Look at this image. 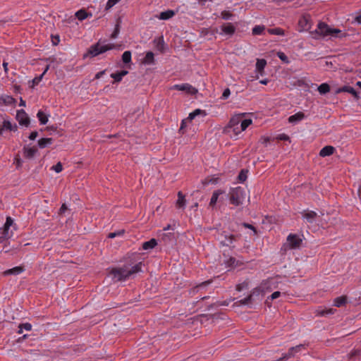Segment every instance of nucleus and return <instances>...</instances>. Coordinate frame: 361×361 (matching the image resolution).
<instances>
[{"mask_svg": "<svg viewBox=\"0 0 361 361\" xmlns=\"http://www.w3.org/2000/svg\"><path fill=\"white\" fill-rule=\"evenodd\" d=\"M243 116L244 114L233 116L224 128L223 133L228 135L231 138L237 140L239 135L252 123L250 118L243 120Z\"/></svg>", "mask_w": 361, "mask_h": 361, "instance_id": "f257e3e1", "label": "nucleus"}, {"mask_svg": "<svg viewBox=\"0 0 361 361\" xmlns=\"http://www.w3.org/2000/svg\"><path fill=\"white\" fill-rule=\"evenodd\" d=\"M142 264L139 262L133 266L124 264L122 267L112 268L109 276L114 282L125 281L133 275L142 271Z\"/></svg>", "mask_w": 361, "mask_h": 361, "instance_id": "f03ea898", "label": "nucleus"}, {"mask_svg": "<svg viewBox=\"0 0 361 361\" xmlns=\"http://www.w3.org/2000/svg\"><path fill=\"white\" fill-rule=\"evenodd\" d=\"M312 33L317 35L315 38L322 37L328 39H342L347 36V33L344 31L331 27L324 22H319L317 25L316 30Z\"/></svg>", "mask_w": 361, "mask_h": 361, "instance_id": "7ed1b4c3", "label": "nucleus"}, {"mask_svg": "<svg viewBox=\"0 0 361 361\" xmlns=\"http://www.w3.org/2000/svg\"><path fill=\"white\" fill-rule=\"evenodd\" d=\"M230 202L235 205L239 206L243 204L246 198V192L241 187L231 188L228 193Z\"/></svg>", "mask_w": 361, "mask_h": 361, "instance_id": "20e7f679", "label": "nucleus"}, {"mask_svg": "<svg viewBox=\"0 0 361 361\" xmlns=\"http://www.w3.org/2000/svg\"><path fill=\"white\" fill-rule=\"evenodd\" d=\"M115 47V45L114 44H103L101 43L100 41H99L95 44L92 45L89 50L88 54L92 56L95 57L101 54H103L106 52L108 50H111Z\"/></svg>", "mask_w": 361, "mask_h": 361, "instance_id": "39448f33", "label": "nucleus"}, {"mask_svg": "<svg viewBox=\"0 0 361 361\" xmlns=\"http://www.w3.org/2000/svg\"><path fill=\"white\" fill-rule=\"evenodd\" d=\"M286 240V245L290 250L298 249L302 243V240L300 235L293 233H290Z\"/></svg>", "mask_w": 361, "mask_h": 361, "instance_id": "423d86ee", "label": "nucleus"}, {"mask_svg": "<svg viewBox=\"0 0 361 361\" xmlns=\"http://www.w3.org/2000/svg\"><path fill=\"white\" fill-rule=\"evenodd\" d=\"M302 349H305V345L300 344L295 347H292L288 350L287 353H284L283 356L276 361H286L291 357H294L296 353L301 351Z\"/></svg>", "mask_w": 361, "mask_h": 361, "instance_id": "0eeeda50", "label": "nucleus"}, {"mask_svg": "<svg viewBox=\"0 0 361 361\" xmlns=\"http://www.w3.org/2000/svg\"><path fill=\"white\" fill-rule=\"evenodd\" d=\"M267 66V61L264 59H257L255 64V73L257 79L264 75V68Z\"/></svg>", "mask_w": 361, "mask_h": 361, "instance_id": "6e6552de", "label": "nucleus"}, {"mask_svg": "<svg viewBox=\"0 0 361 361\" xmlns=\"http://www.w3.org/2000/svg\"><path fill=\"white\" fill-rule=\"evenodd\" d=\"M173 90H176L178 91H184L188 92L191 94H195L197 93V90L196 88L192 87L191 85L188 83H183V84H176L174 85L172 87Z\"/></svg>", "mask_w": 361, "mask_h": 361, "instance_id": "1a4fd4ad", "label": "nucleus"}, {"mask_svg": "<svg viewBox=\"0 0 361 361\" xmlns=\"http://www.w3.org/2000/svg\"><path fill=\"white\" fill-rule=\"evenodd\" d=\"M302 218L306 221V223L313 224L316 223L317 214L314 211H304L302 213Z\"/></svg>", "mask_w": 361, "mask_h": 361, "instance_id": "9d476101", "label": "nucleus"}, {"mask_svg": "<svg viewBox=\"0 0 361 361\" xmlns=\"http://www.w3.org/2000/svg\"><path fill=\"white\" fill-rule=\"evenodd\" d=\"M221 32H220V35H228V36L231 37L235 33V27L232 23H224L221 26Z\"/></svg>", "mask_w": 361, "mask_h": 361, "instance_id": "9b49d317", "label": "nucleus"}, {"mask_svg": "<svg viewBox=\"0 0 361 361\" xmlns=\"http://www.w3.org/2000/svg\"><path fill=\"white\" fill-rule=\"evenodd\" d=\"M16 124H12L9 121H4L0 128V135L4 136L6 131H16Z\"/></svg>", "mask_w": 361, "mask_h": 361, "instance_id": "f8f14e48", "label": "nucleus"}, {"mask_svg": "<svg viewBox=\"0 0 361 361\" xmlns=\"http://www.w3.org/2000/svg\"><path fill=\"white\" fill-rule=\"evenodd\" d=\"M16 118L18 121L19 124L21 126H27L30 123V119L27 114L23 109L17 111Z\"/></svg>", "mask_w": 361, "mask_h": 361, "instance_id": "ddd939ff", "label": "nucleus"}, {"mask_svg": "<svg viewBox=\"0 0 361 361\" xmlns=\"http://www.w3.org/2000/svg\"><path fill=\"white\" fill-rule=\"evenodd\" d=\"M153 43L154 44L155 48L159 51H160L161 53H164L165 51L166 45H165L163 37L155 38L153 40Z\"/></svg>", "mask_w": 361, "mask_h": 361, "instance_id": "4468645a", "label": "nucleus"}, {"mask_svg": "<svg viewBox=\"0 0 361 361\" xmlns=\"http://www.w3.org/2000/svg\"><path fill=\"white\" fill-rule=\"evenodd\" d=\"M305 114L302 111H298V113L295 114L294 115H292L288 117V122L292 124H296L298 122L301 121L305 118Z\"/></svg>", "mask_w": 361, "mask_h": 361, "instance_id": "2eb2a0df", "label": "nucleus"}, {"mask_svg": "<svg viewBox=\"0 0 361 361\" xmlns=\"http://www.w3.org/2000/svg\"><path fill=\"white\" fill-rule=\"evenodd\" d=\"M24 271H25V268L23 266H18V267H13L12 269L6 270L4 272V276L18 275V274L23 273Z\"/></svg>", "mask_w": 361, "mask_h": 361, "instance_id": "dca6fc26", "label": "nucleus"}, {"mask_svg": "<svg viewBox=\"0 0 361 361\" xmlns=\"http://www.w3.org/2000/svg\"><path fill=\"white\" fill-rule=\"evenodd\" d=\"M128 73V71L123 70L117 73H113L110 75V76L114 80L113 83H118L122 80L123 78Z\"/></svg>", "mask_w": 361, "mask_h": 361, "instance_id": "f3484780", "label": "nucleus"}, {"mask_svg": "<svg viewBox=\"0 0 361 361\" xmlns=\"http://www.w3.org/2000/svg\"><path fill=\"white\" fill-rule=\"evenodd\" d=\"M336 149L334 147L331 145H327L324 147L319 152V156L322 157H325L327 156H330L334 153Z\"/></svg>", "mask_w": 361, "mask_h": 361, "instance_id": "a211bd4d", "label": "nucleus"}, {"mask_svg": "<svg viewBox=\"0 0 361 361\" xmlns=\"http://www.w3.org/2000/svg\"><path fill=\"white\" fill-rule=\"evenodd\" d=\"M225 193V191L223 190H214L212 193L210 202H209V206L214 207L215 204H216V202L219 199V197L221 195H223Z\"/></svg>", "mask_w": 361, "mask_h": 361, "instance_id": "6ab92c4d", "label": "nucleus"}, {"mask_svg": "<svg viewBox=\"0 0 361 361\" xmlns=\"http://www.w3.org/2000/svg\"><path fill=\"white\" fill-rule=\"evenodd\" d=\"M37 152V149L35 147H25L23 149L24 157L27 159H32Z\"/></svg>", "mask_w": 361, "mask_h": 361, "instance_id": "aec40b11", "label": "nucleus"}, {"mask_svg": "<svg viewBox=\"0 0 361 361\" xmlns=\"http://www.w3.org/2000/svg\"><path fill=\"white\" fill-rule=\"evenodd\" d=\"M175 15V12L172 10H167L166 11L161 12L160 14L157 16L160 20H169Z\"/></svg>", "mask_w": 361, "mask_h": 361, "instance_id": "412c9836", "label": "nucleus"}, {"mask_svg": "<svg viewBox=\"0 0 361 361\" xmlns=\"http://www.w3.org/2000/svg\"><path fill=\"white\" fill-rule=\"evenodd\" d=\"M157 245V240L154 238H152L151 240L144 242L142 243V247L145 250H152Z\"/></svg>", "mask_w": 361, "mask_h": 361, "instance_id": "4be33fe9", "label": "nucleus"}, {"mask_svg": "<svg viewBox=\"0 0 361 361\" xmlns=\"http://www.w3.org/2000/svg\"><path fill=\"white\" fill-rule=\"evenodd\" d=\"M53 142V139L49 137L41 138L38 140V146L39 148L43 149L49 145H51Z\"/></svg>", "mask_w": 361, "mask_h": 361, "instance_id": "5701e85b", "label": "nucleus"}, {"mask_svg": "<svg viewBox=\"0 0 361 361\" xmlns=\"http://www.w3.org/2000/svg\"><path fill=\"white\" fill-rule=\"evenodd\" d=\"M347 302L346 296L337 297L334 300V305L337 307H342Z\"/></svg>", "mask_w": 361, "mask_h": 361, "instance_id": "b1692460", "label": "nucleus"}, {"mask_svg": "<svg viewBox=\"0 0 361 361\" xmlns=\"http://www.w3.org/2000/svg\"><path fill=\"white\" fill-rule=\"evenodd\" d=\"M37 117L41 125H45L48 122V116L42 110H39Z\"/></svg>", "mask_w": 361, "mask_h": 361, "instance_id": "393cba45", "label": "nucleus"}, {"mask_svg": "<svg viewBox=\"0 0 361 361\" xmlns=\"http://www.w3.org/2000/svg\"><path fill=\"white\" fill-rule=\"evenodd\" d=\"M202 115L203 117L207 115L205 111L201 110L200 109H197L192 112L190 113L188 117V119L190 121H192L197 116Z\"/></svg>", "mask_w": 361, "mask_h": 361, "instance_id": "a878e982", "label": "nucleus"}, {"mask_svg": "<svg viewBox=\"0 0 361 361\" xmlns=\"http://www.w3.org/2000/svg\"><path fill=\"white\" fill-rule=\"evenodd\" d=\"M154 62V53L152 51L147 52V54L143 59V63L145 64L150 65V64H153Z\"/></svg>", "mask_w": 361, "mask_h": 361, "instance_id": "bb28decb", "label": "nucleus"}, {"mask_svg": "<svg viewBox=\"0 0 361 361\" xmlns=\"http://www.w3.org/2000/svg\"><path fill=\"white\" fill-rule=\"evenodd\" d=\"M176 204L178 207L180 208H185V196L181 192H178V200L176 201Z\"/></svg>", "mask_w": 361, "mask_h": 361, "instance_id": "cd10ccee", "label": "nucleus"}, {"mask_svg": "<svg viewBox=\"0 0 361 361\" xmlns=\"http://www.w3.org/2000/svg\"><path fill=\"white\" fill-rule=\"evenodd\" d=\"M348 92L355 96L357 94L355 90L353 87H350L348 85H345V86L339 88L336 92L338 93V92Z\"/></svg>", "mask_w": 361, "mask_h": 361, "instance_id": "c85d7f7f", "label": "nucleus"}, {"mask_svg": "<svg viewBox=\"0 0 361 361\" xmlns=\"http://www.w3.org/2000/svg\"><path fill=\"white\" fill-rule=\"evenodd\" d=\"M321 94H325L330 91V87L327 83L321 84L317 88Z\"/></svg>", "mask_w": 361, "mask_h": 361, "instance_id": "c756f323", "label": "nucleus"}, {"mask_svg": "<svg viewBox=\"0 0 361 361\" xmlns=\"http://www.w3.org/2000/svg\"><path fill=\"white\" fill-rule=\"evenodd\" d=\"M75 16L79 20H83L87 18V13L84 9H80L75 13Z\"/></svg>", "mask_w": 361, "mask_h": 361, "instance_id": "7c9ffc66", "label": "nucleus"}, {"mask_svg": "<svg viewBox=\"0 0 361 361\" xmlns=\"http://www.w3.org/2000/svg\"><path fill=\"white\" fill-rule=\"evenodd\" d=\"M122 61L124 63H129L131 62V52L126 51L122 54Z\"/></svg>", "mask_w": 361, "mask_h": 361, "instance_id": "2f4dec72", "label": "nucleus"}, {"mask_svg": "<svg viewBox=\"0 0 361 361\" xmlns=\"http://www.w3.org/2000/svg\"><path fill=\"white\" fill-rule=\"evenodd\" d=\"M233 14L228 11H223L221 13V18L225 20H232Z\"/></svg>", "mask_w": 361, "mask_h": 361, "instance_id": "473e14b6", "label": "nucleus"}, {"mask_svg": "<svg viewBox=\"0 0 361 361\" xmlns=\"http://www.w3.org/2000/svg\"><path fill=\"white\" fill-rule=\"evenodd\" d=\"M13 233L11 230H10V228H6L5 226H4V229H3V232H2L3 238L9 239L13 236Z\"/></svg>", "mask_w": 361, "mask_h": 361, "instance_id": "72a5a7b5", "label": "nucleus"}, {"mask_svg": "<svg viewBox=\"0 0 361 361\" xmlns=\"http://www.w3.org/2000/svg\"><path fill=\"white\" fill-rule=\"evenodd\" d=\"M264 30V25H256L252 28V34L255 35H261Z\"/></svg>", "mask_w": 361, "mask_h": 361, "instance_id": "f704fd0d", "label": "nucleus"}, {"mask_svg": "<svg viewBox=\"0 0 361 361\" xmlns=\"http://www.w3.org/2000/svg\"><path fill=\"white\" fill-rule=\"evenodd\" d=\"M124 234V230H120L115 232H111L108 234L109 238H114L117 236H122Z\"/></svg>", "mask_w": 361, "mask_h": 361, "instance_id": "c9c22d12", "label": "nucleus"}, {"mask_svg": "<svg viewBox=\"0 0 361 361\" xmlns=\"http://www.w3.org/2000/svg\"><path fill=\"white\" fill-rule=\"evenodd\" d=\"M269 32L276 35H284V30L279 27H276L269 30Z\"/></svg>", "mask_w": 361, "mask_h": 361, "instance_id": "e433bc0d", "label": "nucleus"}, {"mask_svg": "<svg viewBox=\"0 0 361 361\" xmlns=\"http://www.w3.org/2000/svg\"><path fill=\"white\" fill-rule=\"evenodd\" d=\"M51 169L54 170L56 173H60L63 170V166L61 162H58L56 165L51 167Z\"/></svg>", "mask_w": 361, "mask_h": 361, "instance_id": "4c0bfd02", "label": "nucleus"}, {"mask_svg": "<svg viewBox=\"0 0 361 361\" xmlns=\"http://www.w3.org/2000/svg\"><path fill=\"white\" fill-rule=\"evenodd\" d=\"M252 295H250L247 297H246L243 299H241L240 300V302L241 305H248L252 301Z\"/></svg>", "mask_w": 361, "mask_h": 361, "instance_id": "58836bf2", "label": "nucleus"}, {"mask_svg": "<svg viewBox=\"0 0 361 361\" xmlns=\"http://www.w3.org/2000/svg\"><path fill=\"white\" fill-rule=\"evenodd\" d=\"M119 25L117 24L114 28V30L113 31V32L111 33V38L112 39H116L118 37V35L119 34Z\"/></svg>", "mask_w": 361, "mask_h": 361, "instance_id": "ea45409f", "label": "nucleus"}, {"mask_svg": "<svg viewBox=\"0 0 361 361\" xmlns=\"http://www.w3.org/2000/svg\"><path fill=\"white\" fill-rule=\"evenodd\" d=\"M14 224L13 220L11 217L8 216L6 219V223L4 226L6 228H11Z\"/></svg>", "mask_w": 361, "mask_h": 361, "instance_id": "a19ab883", "label": "nucleus"}, {"mask_svg": "<svg viewBox=\"0 0 361 361\" xmlns=\"http://www.w3.org/2000/svg\"><path fill=\"white\" fill-rule=\"evenodd\" d=\"M277 56L282 61L288 63V57L283 52H278Z\"/></svg>", "mask_w": 361, "mask_h": 361, "instance_id": "79ce46f5", "label": "nucleus"}, {"mask_svg": "<svg viewBox=\"0 0 361 361\" xmlns=\"http://www.w3.org/2000/svg\"><path fill=\"white\" fill-rule=\"evenodd\" d=\"M231 94V90L229 88H226L224 92H223V94L221 97V99H226L228 98V97L230 96Z\"/></svg>", "mask_w": 361, "mask_h": 361, "instance_id": "37998d69", "label": "nucleus"}, {"mask_svg": "<svg viewBox=\"0 0 361 361\" xmlns=\"http://www.w3.org/2000/svg\"><path fill=\"white\" fill-rule=\"evenodd\" d=\"M336 312V310L330 308L328 310H324L320 312L321 315H329V314H333Z\"/></svg>", "mask_w": 361, "mask_h": 361, "instance_id": "c03bdc74", "label": "nucleus"}, {"mask_svg": "<svg viewBox=\"0 0 361 361\" xmlns=\"http://www.w3.org/2000/svg\"><path fill=\"white\" fill-rule=\"evenodd\" d=\"M120 0H108L106 3V8H110L116 4Z\"/></svg>", "mask_w": 361, "mask_h": 361, "instance_id": "a18cd8bd", "label": "nucleus"}, {"mask_svg": "<svg viewBox=\"0 0 361 361\" xmlns=\"http://www.w3.org/2000/svg\"><path fill=\"white\" fill-rule=\"evenodd\" d=\"M43 77H44V76H43V74H41L40 75H39V76H37V77L35 78L32 80L33 85H38V84H39V82L42 80Z\"/></svg>", "mask_w": 361, "mask_h": 361, "instance_id": "49530a36", "label": "nucleus"}, {"mask_svg": "<svg viewBox=\"0 0 361 361\" xmlns=\"http://www.w3.org/2000/svg\"><path fill=\"white\" fill-rule=\"evenodd\" d=\"M277 138L280 140H284V141H287V140H290L289 136L285 133L279 135Z\"/></svg>", "mask_w": 361, "mask_h": 361, "instance_id": "de8ad7c7", "label": "nucleus"}, {"mask_svg": "<svg viewBox=\"0 0 361 361\" xmlns=\"http://www.w3.org/2000/svg\"><path fill=\"white\" fill-rule=\"evenodd\" d=\"M243 226L245 227V228H250L251 229L252 231H253L254 232V234H257V231H256V228L251 224H247V223H243Z\"/></svg>", "mask_w": 361, "mask_h": 361, "instance_id": "09e8293b", "label": "nucleus"}, {"mask_svg": "<svg viewBox=\"0 0 361 361\" xmlns=\"http://www.w3.org/2000/svg\"><path fill=\"white\" fill-rule=\"evenodd\" d=\"M238 178L240 181H245L247 178V176H246V173H245V171L243 170L240 171V173H239L238 175Z\"/></svg>", "mask_w": 361, "mask_h": 361, "instance_id": "8fccbe9b", "label": "nucleus"}, {"mask_svg": "<svg viewBox=\"0 0 361 361\" xmlns=\"http://www.w3.org/2000/svg\"><path fill=\"white\" fill-rule=\"evenodd\" d=\"M20 325L21 327H23V329L26 331H30L32 329V325L30 323H24Z\"/></svg>", "mask_w": 361, "mask_h": 361, "instance_id": "3c124183", "label": "nucleus"}, {"mask_svg": "<svg viewBox=\"0 0 361 361\" xmlns=\"http://www.w3.org/2000/svg\"><path fill=\"white\" fill-rule=\"evenodd\" d=\"M281 295V293L280 291H275L271 295V299L274 300L280 297Z\"/></svg>", "mask_w": 361, "mask_h": 361, "instance_id": "603ef678", "label": "nucleus"}, {"mask_svg": "<svg viewBox=\"0 0 361 361\" xmlns=\"http://www.w3.org/2000/svg\"><path fill=\"white\" fill-rule=\"evenodd\" d=\"M209 283H210L209 281H204V282L199 284L198 286H197L196 288H197V290H199L200 288L205 287L206 286H207Z\"/></svg>", "mask_w": 361, "mask_h": 361, "instance_id": "864d4df0", "label": "nucleus"}, {"mask_svg": "<svg viewBox=\"0 0 361 361\" xmlns=\"http://www.w3.org/2000/svg\"><path fill=\"white\" fill-rule=\"evenodd\" d=\"M105 72H106V70H104V71H102L100 72H98L95 75L94 78L95 79H99L100 78H102L105 74Z\"/></svg>", "mask_w": 361, "mask_h": 361, "instance_id": "5fc2aeb1", "label": "nucleus"}, {"mask_svg": "<svg viewBox=\"0 0 361 361\" xmlns=\"http://www.w3.org/2000/svg\"><path fill=\"white\" fill-rule=\"evenodd\" d=\"M37 135L38 133L37 131H33L30 134L29 139L33 140L37 137Z\"/></svg>", "mask_w": 361, "mask_h": 361, "instance_id": "6e6d98bb", "label": "nucleus"}, {"mask_svg": "<svg viewBox=\"0 0 361 361\" xmlns=\"http://www.w3.org/2000/svg\"><path fill=\"white\" fill-rule=\"evenodd\" d=\"M8 240L6 238H3V235H1L0 236V244H4V246H6V245L8 243Z\"/></svg>", "mask_w": 361, "mask_h": 361, "instance_id": "4d7b16f0", "label": "nucleus"}, {"mask_svg": "<svg viewBox=\"0 0 361 361\" xmlns=\"http://www.w3.org/2000/svg\"><path fill=\"white\" fill-rule=\"evenodd\" d=\"M269 140H270V139L269 137H263L261 139L262 144H264V145H267V143L269 142Z\"/></svg>", "mask_w": 361, "mask_h": 361, "instance_id": "13d9d810", "label": "nucleus"}, {"mask_svg": "<svg viewBox=\"0 0 361 361\" xmlns=\"http://www.w3.org/2000/svg\"><path fill=\"white\" fill-rule=\"evenodd\" d=\"M175 228V224L171 225L168 224L166 227L164 228V231H168V230H174Z\"/></svg>", "mask_w": 361, "mask_h": 361, "instance_id": "bf43d9fd", "label": "nucleus"}, {"mask_svg": "<svg viewBox=\"0 0 361 361\" xmlns=\"http://www.w3.org/2000/svg\"><path fill=\"white\" fill-rule=\"evenodd\" d=\"M2 66L4 67V72L6 73H8V63L7 62H6V61H4Z\"/></svg>", "mask_w": 361, "mask_h": 361, "instance_id": "052dcab7", "label": "nucleus"}, {"mask_svg": "<svg viewBox=\"0 0 361 361\" xmlns=\"http://www.w3.org/2000/svg\"><path fill=\"white\" fill-rule=\"evenodd\" d=\"M235 262V259L233 258V257H231L228 260V265L229 266H233Z\"/></svg>", "mask_w": 361, "mask_h": 361, "instance_id": "680f3d73", "label": "nucleus"}, {"mask_svg": "<svg viewBox=\"0 0 361 361\" xmlns=\"http://www.w3.org/2000/svg\"><path fill=\"white\" fill-rule=\"evenodd\" d=\"M67 209V207L65 204H63L60 208V213H64Z\"/></svg>", "mask_w": 361, "mask_h": 361, "instance_id": "e2e57ef3", "label": "nucleus"}, {"mask_svg": "<svg viewBox=\"0 0 361 361\" xmlns=\"http://www.w3.org/2000/svg\"><path fill=\"white\" fill-rule=\"evenodd\" d=\"M13 89H14V91L16 92H20V90H21L20 86L18 85H13Z\"/></svg>", "mask_w": 361, "mask_h": 361, "instance_id": "0e129e2a", "label": "nucleus"}, {"mask_svg": "<svg viewBox=\"0 0 361 361\" xmlns=\"http://www.w3.org/2000/svg\"><path fill=\"white\" fill-rule=\"evenodd\" d=\"M355 21L358 24H361V15L357 16L355 18Z\"/></svg>", "mask_w": 361, "mask_h": 361, "instance_id": "69168bd1", "label": "nucleus"}, {"mask_svg": "<svg viewBox=\"0 0 361 361\" xmlns=\"http://www.w3.org/2000/svg\"><path fill=\"white\" fill-rule=\"evenodd\" d=\"M269 80L268 79H263V80H261L259 81V83L262 84V85H267L268 82H269Z\"/></svg>", "mask_w": 361, "mask_h": 361, "instance_id": "338daca9", "label": "nucleus"}, {"mask_svg": "<svg viewBox=\"0 0 361 361\" xmlns=\"http://www.w3.org/2000/svg\"><path fill=\"white\" fill-rule=\"evenodd\" d=\"M272 281H273V279H269L264 281L263 283H264V286H267V284H271L272 283Z\"/></svg>", "mask_w": 361, "mask_h": 361, "instance_id": "774afa93", "label": "nucleus"}]
</instances>
